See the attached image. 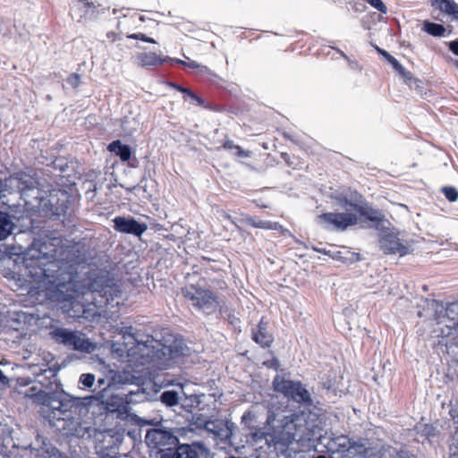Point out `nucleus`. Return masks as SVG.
I'll list each match as a JSON object with an SVG mask.
<instances>
[{"label":"nucleus","mask_w":458,"mask_h":458,"mask_svg":"<svg viewBox=\"0 0 458 458\" xmlns=\"http://www.w3.org/2000/svg\"><path fill=\"white\" fill-rule=\"evenodd\" d=\"M116 334L121 335L116 342V358L135 372L166 369L182 362L185 356L182 341L171 335L162 340L147 335L144 339L132 326L116 327Z\"/></svg>","instance_id":"f03ea898"},{"label":"nucleus","mask_w":458,"mask_h":458,"mask_svg":"<svg viewBox=\"0 0 458 458\" xmlns=\"http://www.w3.org/2000/svg\"><path fill=\"white\" fill-rule=\"evenodd\" d=\"M160 400L168 406L176 405L179 403L178 394L174 391H165L161 394Z\"/></svg>","instance_id":"2f4dec72"},{"label":"nucleus","mask_w":458,"mask_h":458,"mask_svg":"<svg viewBox=\"0 0 458 458\" xmlns=\"http://www.w3.org/2000/svg\"><path fill=\"white\" fill-rule=\"evenodd\" d=\"M66 81L72 89H77L81 82V76L76 72H72L67 77Z\"/></svg>","instance_id":"4c0bfd02"},{"label":"nucleus","mask_w":458,"mask_h":458,"mask_svg":"<svg viewBox=\"0 0 458 458\" xmlns=\"http://www.w3.org/2000/svg\"><path fill=\"white\" fill-rule=\"evenodd\" d=\"M449 415L454 421V427L451 435L452 443L449 445L448 458H458V407L451 408Z\"/></svg>","instance_id":"6ab92c4d"},{"label":"nucleus","mask_w":458,"mask_h":458,"mask_svg":"<svg viewBox=\"0 0 458 458\" xmlns=\"http://www.w3.org/2000/svg\"><path fill=\"white\" fill-rule=\"evenodd\" d=\"M434 313L430 318V333L437 339V344L445 347L452 359L448 364L446 377L458 382V300L448 302L431 300L428 302Z\"/></svg>","instance_id":"7ed1b4c3"},{"label":"nucleus","mask_w":458,"mask_h":458,"mask_svg":"<svg viewBox=\"0 0 458 458\" xmlns=\"http://www.w3.org/2000/svg\"><path fill=\"white\" fill-rule=\"evenodd\" d=\"M449 50L458 56V39L450 41L448 43Z\"/></svg>","instance_id":"37998d69"},{"label":"nucleus","mask_w":458,"mask_h":458,"mask_svg":"<svg viewBox=\"0 0 458 458\" xmlns=\"http://www.w3.org/2000/svg\"><path fill=\"white\" fill-rule=\"evenodd\" d=\"M171 57L161 56L155 52H144L137 55L138 64L141 67L159 66L164 63H170Z\"/></svg>","instance_id":"f3484780"},{"label":"nucleus","mask_w":458,"mask_h":458,"mask_svg":"<svg viewBox=\"0 0 458 458\" xmlns=\"http://www.w3.org/2000/svg\"><path fill=\"white\" fill-rule=\"evenodd\" d=\"M220 288H223V285H226L225 282L224 280H221L219 283H218Z\"/></svg>","instance_id":"3c124183"},{"label":"nucleus","mask_w":458,"mask_h":458,"mask_svg":"<svg viewBox=\"0 0 458 458\" xmlns=\"http://www.w3.org/2000/svg\"><path fill=\"white\" fill-rule=\"evenodd\" d=\"M286 157H288V155L286 153L282 154V157L287 162Z\"/></svg>","instance_id":"6e6d98bb"},{"label":"nucleus","mask_w":458,"mask_h":458,"mask_svg":"<svg viewBox=\"0 0 458 458\" xmlns=\"http://www.w3.org/2000/svg\"><path fill=\"white\" fill-rule=\"evenodd\" d=\"M201 259L205 260V261H210L211 259L210 258H208V257H201Z\"/></svg>","instance_id":"864d4df0"},{"label":"nucleus","mask_w":458,"mask_h":458,"mask_svg":"<svg viewBox=\"0 0 458 458\" xmlns=\"http://www.w3.org/2000/svg\"><path fill=\"white\" fill-rule=\"evenodd\" d=\"M204 428L208 432L213 434L216 438L220 440H226L231 436L230 429L222 420H207Z\"/></svg>","instance_id":"dca6fc26"},{"label":"nucleus","mask_w":458,"mask_h":458,"mask_svg":"<svg viewBox=\"0 0 458 458\" xmlns=\"http://www.w3.org/2000/svg\"><path fill=\"white\" fill-rule=\"evenodd\" d=\"M127 37L129 38L140 39L141 41L151 43V44H156L157 43L154 38H149V37L146 36L144 33H141V32L130 34Z\"/></svg>","instance_id":"a19ab883"},{"label":"nucleus","mask_w":458,"mask_h":458,"mask_svg":"<svg viewBox=\"0 0 458 458\" xmlns=\"http://www.w3.org/2000/svg\"><path fill=\"white\" fill-rule=\"evenodd\" d=\"M379 248L385 254L406 256L412 252L410 244L403 242L393 232L383 233L379 238Z\"/></svg>","instance_id":"9b49d317"},{"label":"nucleus","mask_w":458,"mask_h":458,"mask_svg":"<svg viewBox=\"0 0 458 458\" xmlns=\"http://www.w3.org/2000/svg\"><path fill=\"white\" fill-rule=\"evenodd\" d=\"M331 450L333 453L344 454L354 447V442L347 436L341 435L333 437L330 441Z\"/></svg>","instance_id":"b1692460"},{"label":"nucleus","mask_w":458,"mask_h":458,"mask_svg":"<svg viewBox=\"0 0 458 458\" xmlns=\"http://www.w3.org/2000/svg\"><path fill=\"white\" fill-rule=\"evenodd\" d=\"M145 443L155 458H169L179 444L178 437L171 431L151 428L147 431Z\"/></svg>","instance_id":"423d86ee"},{"label":"nucleus","mask_w":458,"mask_h":458,"mask_svg":"<svg viewBox=\"0 0 458 458\" xmlns=\"http://www.w3.org/2000/svg\"><path fill=\"white\" fill-rule=\"evenodd\" d=\"M268 322L264 317L259 321L257 327L252 329V340L262 347H270L274 341L272 334L268 332Z\"/></svg>","instance_id":"4468645a"},{"label":"nucleus","mask_w":458,"mask_h":458,"mask_svg":"<svg viewBox=\"0 0 458 458\" xmlns=\"http://www.w3.org/2000/svg\"><path fill=\"white\" fill-rule=\"evenodd\" d=\"M170 64H171V65H174L175 64H181V65L191 68V69H199V68L201 70V72H208V68L207 66L200 65L196 61L186 62V61H183V60H181V59H177V58H171L170 59Z\"/></svg>","instance_id":"473e14b6"},{"label":"nucleus","mask_w":458,"mask_h":458,"mask_svg":"<svg viewBox=\"0 0 458 458\" xmlns=\"http://www.w3.org/2000/svg\"><path fill=\"white\" fill-rule=\"evenodd\" d=\"M80 382L86 387H91L95 382V376L90 373L82 374Z\"/></svg>","instance_id":"58836bf2"},{"label":"nucleus","mask_w":458,"mask_h":458,"mask_svg":"<svg viewBox=\"0 0 458 458\" xmlns=\"http://www.w3.org/2000/svg\"><path fill=\"white\" fill-rule=\"evenodd\" d=\"M441 192L450 202H455L458 199V190L454 186H445L441 189Z\"/></svg>","instance_id":"c9c22d12"},{"label":"nucleus","mask_w":458,"mask_h":458,"mask_svg":"<svg viewBox=\"0 0 458 458\" xmlns=\"http://www.w3.org/2000/svg\"><path fill=\"white\" fill-rule=\"evenodd\" d=\"M390 458H411L406 453L404 452H398L395 451Z\"/></svg>","instance_id":"c03bdc74"},{"label":"nucleus","mask_w":458,"mask_h":458,"mask_svg":"<svg viewBox=\"0 0 458 458\" xmlns=\"http://www.w3.org/2000/svg\"><path fill=\"white\" fill-rule=\"evenodd\" d=\"M250 416H251V413H250V411H248V412H246V413H244V414H243V416H242V420H246V419H247V417H250Z\"/></svg>","instance_id":"09e8293b"},{"label":"nucleus","mask_w":458,"mask_h":458,"mask_svg":"<svg viewBox=\"0 0 458 458\" xmlns=\"http://www.w3.org/2000/svg\"><path fill=\"white\" fill-rule=\"evenodd\" d=\"M148 226L144 223H139L134 218L116 216V231L140 236Z\"/></svg>","instance_id":"ddd939ff"},{"label":"nucleus","mask_w":458,"mask_h":458,"mask_svg":"<svg viewBox=\"0 0 458 458\" xmlns=\"http://www.w3.org/2000/svg\"><path fill=\"white\" fill-rule=\"evenodd\" d=\"M361 199L362 196L357 193L355 196L356 203H348L346 198L342 199V201H344L345 204H348L352 210H354L366 220L377 224L383 222L385 219V215L379 209L372 208L368 203H362Z\"/></svg>","instance_id":"f8f14e48"},{"label":"nucleus","mask_w":458,"mask_h":458,"mask_svg":"<svg viewBox=\"0 0 458 458\" xmlns=\"http://www.w3.org/2000/svg\"><path fill=\"white\" fill-rule=\"evenodd\" d=\"M346 253L350 257H344V258L340 257V259H343L344 262H347V261H349V262H355V261H359L360 259V257L359 253L352 252V251H349V250H347Z\"/></svg>","instance_id":"79ce46f5"},{"label":"nucleus","mask_w":458,"mask_h":458,"mask_svg":"<svg viewBox=\"0 0 458 458\" xmlns=\"http://www.w3.org/2000/svg\"><path fill=\"white\" fill-rule=\"evenodd\" d=\"M68 345H72L74 350L88 351L90 343L88 339L82 338L74 333V338L71 339Z\"/></svg>","instance_id":"7c9ffc66"},{"label":"nucleus","mask_w":458,"mask_h":458,"mask_svg":"<svg viewBox=\"0 0 458 458\" xmlns=\"http://www.w3.org/2000/svg\"><path fill=\"white\" fill-rule=\"evenodd\" d=\"M114 344H111V352H113V351H114Z\"/></svg>","instance_id":"bf43d9fd"},{"label":"nucleus","mask_w":458,"mask_h":458,"mask_svg":"<svg viewBox=\"0 0 458 458\" xmlns=\"http://www.w3.org/2000/svg\"><path fill=\"white\" fill-rule=\"evenodd\" d=\"M169 86L173 89L178 90L179 92L182 93V98L184 101H189L190 104L194 106H203L205 108H210L209 106L205 105V101L202 98L196 95L191 89L185 88L180 84H177L175 82H169Z\"/></svg>","instance_id":"412c9836"},{"label":"nucleus","mask_w":458,"mask_h":458,"mask_svg":"<svg viewBox=\"0 0 458 458\" xmlns=\"http://www.w3.org/2000/svg\"><path fill=\"white\" fill-rule=\"evenodd\" d=\"M223 216L227 220H231L232 219V216L229 214L225 213V212H223Z\"/></svg>","instance_id":"de8ad7c7"},{"label":"nucleus","mask_w":458,"mask_h":458,"mask_svg":"<svg viewBox=\"0 0 458 458\" xmlns=\"http://www.w3.org/2000/svg\"><path fill=\"white\" fill-rule=\"evenodd\" d=\"M114 377L110 378L108 386L100 390L96 396L100 409L104 410L106 413L114 412V387L112 383Z\"/></svg>","instance_id":"2eb2a0df"},{"label":"nucleus","mask_w":458,"mask_h":458,"mask_svg":"<svg viewBox=\"0 0 458 458\" xmlns=\"http://www.w3.org/2000/svg\"><path fill=\"white\" fill-rule=\"evenodd\" d=\"M36 380L43 388L50 392H55L57 388L55 369L50 368L41 369L40 373L37 374Z\"/></svg>","instance_id":"a211bd4d"},{"label":"nucleus","mask_w":458,"mask_h":458,"mask_svg":"<svg viewBox=\"0 0 458 458\" xmlns=\"http://www.w3.org/2000/svg\"><path fill=\"white\" fill-rule=\"evenodd\" d=\"M116 156L123 162H127L130 167H137L139 161L135 156H132L131 149L128 145L123 144L119 140H116Z\"/></svg>","instance_id":"5701e85b"},{"label":"nucleus","mask_w":458,"mask_h":458,"mask_svg":"<svg viewBox=\"0 0 458 458\" xmlns=\"http://www.w3.org/2000/svg\"><path fill=\"white\" fill-rule=\"evenodd\" d=\"M216 149H236V155L239 157H249L250 156V151L242 149L239 145H235L228 137L224 140L222 146L217 147Z\"/></svg>","instance_id":"c85d7f7f"},{"label":"nucleus","mask_w":458,"mask_h":458,"mask_svg":"<svg viewBox=\"0 0 458 458\" xmlns=\"http://www.w3.org/2000/svg\"><path fill=\"white\" fill-rule=\"evenodd\" d=\"M265 436H266L265 432L259 430L253 434V438H254V440L257 441V440L262 439L263 437H265Z\"/></svg>","instance_id":"a18cd8bd"},{"label":"nucleus","mask_w":458,"mask_h":458,"mask_svg":"<svg viewBox=\"0 0 458 458\" xmlns=\"http://www.w3.org/2000/svg\"><path fill=\"white\" fill-rule=\"evenodd\" d=\"M244 222L248 225H250L253 228H260V229H265V230H275V231H279L282 233L284 231H286L284 228V226L281 224H279L278 222L261 220L257 216H247L244 218Z\"/></svg>","instance_id":"aec40b11"},{"label":"nucleus","mask_w":458,"mask_h":458,"mask_svg":"<svg viewBox=\"0 0 458 458\" xmlns=\"http://www.w3.org/2000/svg\"><path fill=\"white\" fill-rule=\"evenodd\" d=\"M454 66L458 69V60L454 61Z\"/></svg>","instance_id":"4d7b16f0"},{"label":"nucleus","mask_w":458,"mask_h":458,"mask_svg":"<svg viewBox=\"0 0 458 458\" xmlns=\"http://www.w3.org/2000/svg\"><path fill=\"white\" fill-rule=\"evenodd\" d=\"M377 50L382 56L386 58V60L393 66L394 70L400 68V62L392 55H390L387 51L381 49L379 47H377Z\"/></svg>","instance_id":"e433bc0d"},{"label":"nucleus","mask_w":458,"mask_h":458,"mask_svg":"<svg viewBox=\"0 0 458 458\" xmlns=\"http://www.w3.org/2000/svg\"><path fill=\"white\" fill-rule=\"evenodd\" d=\"M422 30L433 37H443L446 31L444 25L429 21H423Z\"/></svg>","instance_id":"cd10ccee"},{"label":"nucleus","mask_w":458,"mask_h":458,"mask_svg":"<svg viewBox=\"0 0 458 458\" xmlns=\"http://www.w3.org/2000/svg\"><path fill=\"white\" fill-rule=\"evenodd\" d=\"M126 21H119L117 26L120 27L123 23H125Z\"/></svg>","instance_id":"5fc2aeb1"},{"label":"nucleus","mask_w":458,"mask_h":458,"mask_svg":"<svg viewBox=\"0 0 458 458\" xmlns=\"http://www.w3.org/2000/svg\"><path fill=\"white\" fill-rule=\"evenodd\" d=\"M318 222L326 229L344 232L358 224V216L355 213L327 212L318 216Z\"/></svg>","instance_id":"9d476101"},{"label":"nucleus","mask_w":458,"mask_h":458,"mask_svg":"<svg viewBox=\"0 0 458 458\" xmlns=\"http://www.w3.org/2000/svg\"><path fill=\"white\" fill-rule=\"evenodd\" d=\"M35 389V387H30V391L32 392Z\"/></svg>","instance_id":"052dcab7"},{"label":"nucleus","mask_w":458,"mask_h":458,"mask_svg":"<svg viewBox=\"0 0 458 458\" xmlns=\"http://www.w3.org/2000/svg\"><path fill=\"white\" fill-rule=\"evenodd\" d=\"M54 334L56 340L67 345L71 342V339L74 338V332L66 329H56Z\"/></svg>","instance_id":"72a5a7b5"},{"label":"nucleus","mask_w":458,"mask_h":458,"mask_svg":"<svg viewBox=\"0 0 458 458\" xmlns=\"http://www.w3.org/2000/svg\"><path fill=\"white\" fill-rule=\"evenodd\" d=\"M272 384L273 389L284 397L305 405L312 404L311 395L301 381L285 379L284 377L276 375Z\"/></svg>","instance_id":"0eeeda50"},{"label":"nucleus","mask_w":458,"mask_h":458,"mask_svg":"<svg viewBox=\"0 0 458 458\" xmlns=\"http://www.w3.org/2000/svg\"><path fill=\"white\" fill-rule=\"evenodd\" d=\"M61 240H35L23 257L20 276L31 296H43L53 301L74 298V276L72 266L58 259Z\"/></svg>","instance_id":"f257e3e1"},{"label":"nucleus","mask_w":458,"mask_h":458,"mask_svg":"<svg viewBox=\"0 0 458 458\" xmlns=\"http://www.w3.org/2000/svg\"><path fill=\"white\" fill-rule=\"evenodd\" d=\"M13 229V224L8 214L0 211V241L5 240Z\"/></svg>","instance_id":"bb28decb"},{"label":"nucleus","mask_w":458,"mask_h":458,"mask_svg":"<svg viewBox=\"0 0 458 458\" xmlns=\"http://www.w3.org/2000/svg\"><path fill=\"white\" fill-rule=\"evenodd\" d=\"M395 71L402 76L404 82L409 86H411L412 82L417 83L420 81L418 79L414 78L411 72L406 70L402 64H400V68L395 69Z\"/></svg>","instance_id":"f704fd0d"},{"label":"nucleus","mask_w":458,"mask_h":458,"mask_svg":"<svg viewBox=\"0 0 458 458\" xmlns=\"http://www.w3.org/2000/svg\"><path fill=\"white\" fill-rule=\"evenodd\" d=\"M316 458H327V456H325V455H318V456H317Z\"/></svg>","instance_id":"13d9d810"},{"label":"nucleus","mask_w":458,"mask_h":458,"mask_svg":"<svg viewBox=\"0 0 458 458\" xmlns=\"http://www.w3.org/2000/svg\"><path fill=\"white\" fill-rule=\"evenodd\" d=\"M415 430L417 435L420 436L421 437H425L429 441L439 435V430L432 423L419 422L415 426Z\"/></svg>","instance_id":"a878e982"},{"label":"nucleus","mask_w":458,"mask_h":458,"mask_svg":"<svg viewBox=\"0 0 458 458\" xmlns=\"http://www.w3.org/2000/svg\"><path fill=\"white\" fill-rule=\"evenodd\" d=\"M116 418L123 421L116 423V440L118 437L127 435L134 442L141 439V426L143 420L138 416L130 413L126 404H116Z\"/></svg>","instance_id":"6e6552de"},{"label":"nucleus","mask_w":458,"mask_h":458,"mask_svg":"<svg viewBox=\"0 0 458 458\" xmlns=\"http://www.w3.org/2000/svg\"><path fill=\"white\" fill-rule=\"evenodd\" d=\"M29 395L43 404L42 415L52 428L58 431L66 429L67 420L71 418V412L66 409V404L53 399L51 393L42 389L37 394L30 393Z\"/></svg>","instance_id":"39448f33"},{"label":"nucleus","mask_w":458,"mask_h":458,"mask_svg":"<svg viewBox=\"0 0 458 458\" xmlns=\"http://www.w3.org/2000/svg\"><path fill=\"white\" fill-rule=\"evenodd\" d=\"M368 4H369L372 7L377 9L382 13H387V7L386 4L382 2V0H365Z\"/></svg>","instance_id":"ea45409f"},{"label":"nucleus","mask_w":458,"mask_h":458,"mask_svg":"<svg viewBox=\"0 0 458 458\" xmlns=\"http://www.w3.org/2000/svg\"><path fill=\"white\" fill-rule=\"evenodd\" d=\"M81 2L84 3V4L89 6V7L92 5V4L89 3L88 0H81Z\"/></svg>","instance_id":"8fccbe9b"},{"label":"nucleus","mask_w":458,"mask_h":458,"mask_svg":"<svg viewBox=\"0 0 458 458\" xmlns=\"http://www.w3.org/2000/svg\"><path fill=\"white\" fill-rule=\"evenodd\" d=\"M107 149L110 151V152H114V140L110 142L107 146Z\"/></svg>","instance_id":"49530a36"},{"label":"nucleus","mask_w":458,"mask_h":458,"mask_svg":"<svg viewBox=\"0 0 458 458\" xmlns=\"http://www.w3.org/2000/svg\"><path fill=\"white\" fill-rule=\"evenodd\" d=\"M431 5L458 21V4L454 0H431Z\"/></svg>","instance_id":"4be33fe9"},{"label":"nucleus","mask_w":458,"mask_h":458,"mask_svg":"<svg viewBox=\"0 0 458 458\" xmlns=\"http://www.w3.org/2000/svg\"><path fill=\"white\" fill-rule=\"evenodd\" d=\"M183 299L193 308L208 315L220 310L224 305L219 295L208 288L201 287L199 284H189L181 288Z\"/></svg>","instance_id":"20e7f679"},{"label":"nucleus","mask_w":458,"mask_h":458,"mask_svg":"<svg viewBox=\"0 0 458 458\" xmlns=\"http://www.w3.org/2000/svg\"><path fill=\"white\" fill-rule=\"evenodd\" d=\"M169 458H200V456L196 447L186 444H178Z\"/></svg>","instance_id":"393cba45"},{"label":"nucleus","mask_w":458,"mask_h":458,"mask_svg":"<svg viewBox=\"0 0 458 458\" xmlns=\"http://www.w3.org/2000/svg\"><path fill=\"white\" fill-rule=\"evenodd\" d=\"M107 279L106 276H100L90 280L89 283V289L91 292L104 293L106 294V288L108 287Z\"/></svg>","instance_id":"c756f323"},{"label":"nucleus","mask_w":458,"mask_h":458,"mask_svg":"<svg viewBox=\"0 0 458 458\" xmlns=\"http://www.w3.org/2000/svg\"><path fill=\"white\" fill-rule=\"evenodd\" d=\"M169 385L182 386V384H180V383H174V381H171V382L169 383Z\"/></svg>","instance_id":"603ef678"},{"label":"nucleus","mask_w":458,"mask_h":458,"mask_svg":"<svg viewBox=\"0 0 458 458\" xmlns=\"http://www.w3.org/2000/svg\"><path fill=\"white\" fill-rule=\"evenodd\" d=\"M306 430H311L313 426H310L305 419V412L292 413L284 416L282 420V429L277 433L276 439V443L281 442L284 445L288 446L296 439V435L301 427Z\"/></svg>","instance_id":"1a4fd4ad"}]
</instances>
